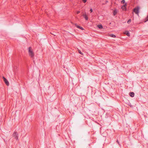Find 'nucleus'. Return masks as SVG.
I'll return each mask as SVG.
<instances>
[{
    "instance_id": "obj_1",
    "label": "nucleus",
    "mask_w": 148,
    "mask_h": 148,
    "mask_svg": "<svg viewBox=\"0 0 148 148\" xmlns=\"http://www.w3.org/2000/svg\"><path fill=\"white\" fill-rule=\"evenodd\" d=\"M28 52L29 56L32 58H33L34 56V53L32 50V48L29 47L28 49Z\"/></svg>"
},
{
    "instance_id": "obj_2",
    "label": "nucleus",
    "mask_w": 148,
    "mask_h": 148,
    "mask_svg": "<svg viewBox=\"0 0 148 148\" xmlns=\"http://www.w3.org/2000/svg\"><path fill=\"white\" fill-rule=\"evenodd\" d=\"M139 7L138 6H137L134 9V12L135 13L138 15L139 10Z\"/></svg>"
},
{
    "instance_id": "obj_3",
    "label": "nucleus",
    "mask_w": 148,
    "mask_h": 148,
    "mask_svg": "<svg viewBox=\"0 0 148 148\" xmlns=\"http://www.w3.org/2000/svg\"><path fill=\"white\" fill-rule=\"evenodd\" d=\"M18 134L17 132H14L13 134V136L14 137V138L17 140L18 139Z\"/></svg>"
},
{
    "instance_id": "obj_4",
    "label": "nucleus",
    "mask_w": 148,
    "mask_h": 148,
    "mask_svg": "<svg viewBox=\"0 0 148 148\" xmlns=\"http://www.w3.org/2000/svg\"><path fill=\"white\" fill-rule=\"evenodd\" d=\"M3 79L5 83V84L7 85L8 86L9 85V83L8 81L4 77H3Z\"/></svg>"
},
{
    "instance_id": "obj_5",
    "label": "nucleus",
    "mask_w": 148,
    "mask_h": 148,
    "mask_svg": "<svg viewBox=\"0 0 148 148\" xmlns=\"http://www.w3.org/2000/svg\"><path fill=\"white\" fill-rule=\"evenodd\" d=\"M83 17L85 18L86 20H88V18L86 15V14H83Z\"/></svg>"
},
{
    "instance_id": "obj_6",
    "label": "nucleus",
    "mask_w": 148,
    "mask_h": 148,
    "mask_svg": "<svg viewBox=\"0 0 148 148\" xmlns=\"http://www.w3.org/2000/svg\"><path fill=\"white\" fill-rule=\"evenodd\" d=\"M129 95L130 97H133L134 96V93L133 92H130Z\"/></svg>"
},
{
    "instance_id": "obj_7",
    "label": "nucleus",
    "mask_w": 148,
    "mask_h": 148,
    "mask_svg": "<svg viewBox=\"0 0 148 148\" xmlns=\"http://www.w3.org/2000/svg\"><path fill=\"white\" fill-rule=\"evenodd\" d=\"M75 26L78 28L82 30H83L84 29L81 26L78 25H77L76 24H75Z\"/></svg>"
},
{
    "instance_id": "obj_8",
    "label": "nucleus",
    "mask_w": 148,
    "mask_h": 148,
    "mask_svg": "<svg viewBox=\"0 0 148 148\" xmlns=\"http://www.w3.org/2000/svg\"><path fill=\"white\" fill-rule=\"evenodd\" d=\"M117 10L116 9H115L114 11L113 14L114 16H115L117 13Z\"/></svg>"
},
{
    "instance_id": "obj_9",
    "label": "nucleus",
    "mask_w": 148,
    "mask_h": 148,
    "mask_svg": "<svg viewBox=\"0 0 148 148\" xmlns=\"http://www.w3.org/2000/svg\"><path fill=\"white\" fill-rule=\"evenodd\" d=\"M125 34H126L127 36H130V32L128 31H126L125 32Z\"/></svg>"
},
{
    "instance_id": "obj_10",
    "label": "nucleus",
    "mask_w": 148,
    "mask_h": 148,
    "mask_svg": "<svg viewBox=\"0 0 148 148\" xmlns=\"http://www.w3.org/2000/svg\"><path fill=\"white\" fill-rule=\"evenodd\" d=\"M98 27L100 29H101L103 28V26L101 25H97Z\"/></svg>"
},
{
    "instance_id": "obj_11",
    "label": "nucleus",
    "mask_w": 148,
    "mask_h": 148,
    "mask_svg": "<svg viewBox=\"0 0 148 148\" xmlns=\"http://www.w3.org/2000/svg\"><path fill=\"white\" fill-rule=\"evenodd\" d=\"M110 36L113 38H115L116 37V36L115 35L112 34H110Z\"/></svg>"
},
{
    "instance_id": "obj_12",
    "label": "nucleus",
    "mask_w": 148,
    "mask_h": 148,
    "mask_svg": "<svg viewBox=\"0 0 148 148\" xmlns=\"http://www.w3.org/2000/svg\"><path fill=\"white\" fill-rule=\"evenodd\" d=\"M125 0H122L121 1V3L122 4L125 3Z\"/></svg>"
},
{
    "instance_id": "obj_13",
    "label": "nucleus",
    "mask_w": 148,
    "mask_h": 148,
    "mask_svg": "<svg viewBox=\"0 0 148 148\" xmlns=\"http://www.w3.org/2000/svg\"><path fill=\"white\" fill-rule=\"evenodd\" d=\"M131 22V19H130L128 20V21H127V23L128 24H130Z\"/></svg>"
},
{
    "instance_id": "obj_14",
    "label": "nucleus",
    "mask_w": 148,
    "mask_h": 148,
    "mask_svg": "<svg viewBox=\"0 0 148 148\" xmlns=\"http://www.w3.org/2000/svg\"><path fill=\"white\" fill-rule=\"evenodd\" d=\"M78 51H79V53L80 54H82V55L83 54V53H82L81 52V51H80L79 50Z\"/></svg>"
},
{
    "instance_id": "obj_15",
    "label": "nucleus",
    "mask_w": 148,
    "mask_h": 148,
    "mask_svg": "<svg viewBox=\"0 0 148 148\" xmlns=\"http://www.w3.org/2000/svg\"><path fill=\"white\" fill-rule=\"evenodd\" d=\"M82 1L83 3H85L86 1L87 0H82Z\"/></svg>"
},
{
    "instance_id": "obj_16",
    "label": "nucleus",
    "mask_w": 148,
    "mask_h": 148,
    "mask_svg": "<svg viewBox=\"0 0 148 148\" xmlns=\"http://www.w3.org/2000/svg\"><path fill=\"white\" fill-rule=\"evenodd\" d=\"M146 21H145V22H146L147 21H148V15L147 16L146 18Z\"/></svg>"
},
{
    "instance_id": "obj_17",
    "label": "nucleus",
    "mask_w": 148,
    "mask_h": 148,
    "mask_svg": "<svg viewBox=\"0 0 148 148\" xmlns=\"http://www.w3.org/2000/svg\"><path fill=\"white\" fill-rule=\"evenodd\" d=\"M92 8H91L90 9V12H92Z\"/></svg>"
},
{
    "instance_id": "obj_18",
    "label": "nucleus",
    "mask_w": 148,
    "mask_h": 148,
    "mask_svg": "<svg viewBox=\"0 0 148 148\" xmlns=\"http://www.w3.org/2000/svg\"><path fill=\"white\" fill-rule=\"evenodd\" d=\"M116 142H117V143H118V144H119V145H120V144L119 143V141H118V140H116Z\"/></svg>"
},
{
    "instance_id": "obj_19",
    "label": "nucleus",
    "mask_w": 148,
    "mask_h": 148,
    "mask_svg": "<svg viewBox=\"0 0 148 148\" xmlns=\"http://www.w3.org/2000/svg\"><path fill=\"white\" fill-rule=\"evenodd\" d=\"M80 11H77V14H78L79 13H80Z\"/></svg>"
},
{
    "instance_id": "obj_20",
    "label": "nucleus",
    "mask_w": 148,
    "mask_h": 148,
    "mask_svg": "<svg viewBox=\"0 0 148 148\" xmlns=\"http://www.w3.org/2000/svg\"><path fill=\"white\" fill-rule=\"evenodd\" d=\"M126 3H125V5H124V6H126Z\"/></svg>"
}]
</instances>
